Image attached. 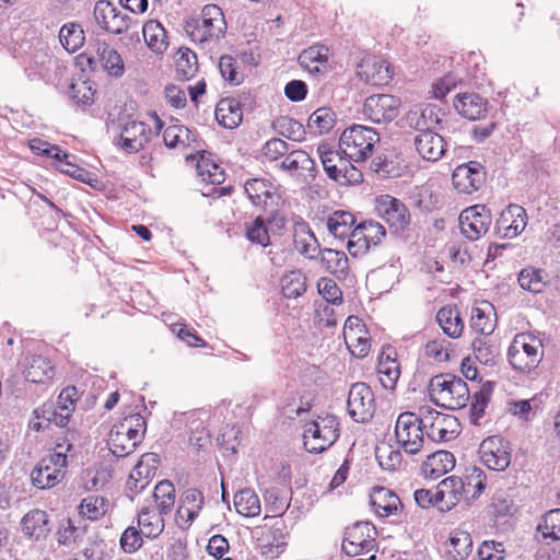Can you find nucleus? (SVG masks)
Segmentation results:
<instances>
[{
	"instance_id": "obj_23",
	"label": "nucleus",
	"mask_w": 560,
	"mask_h": 560,
	"mask_svg": "<svg viewBox=\"0 0 560 560\" xmlns=\"http://www.w3.org/2000/svg\"><path fill=\"white\" fill-rule=\"evenodd\" d=\"M405 119L406 124L419 133L432 130L441 121L439 110L430 104L412 106L406 114Z\"/></svg>"
},
{
	"instance_id": "obj_15",
	"label": "nucleus",
	"mask_w": 560,
	"mask_h": 560,
	"mask_svg": "<svg viewBox=\"0 0 560 560\" xmlns=\"http://www.w3.org/2000/svg\"><path fill=\"white\" fill-rule=\"evenodd\" d=\"M399 106L400 101L393 95H371L363 104V114L372 122H389L398 116Z\"/></svg>"
},
{
	"instance_id": "obj_58",
	"label": "nucleus",
	"mask_w": 560,
	"mask_h": 560,
	"mask_svg": "<svg viewBox=\"0 0 560 560\" xmlns=\"http://www.w3.org/2000/svg\"><path fill=\"white\" fill-rule=\"evenodd\" d=\"M188 427L190 431L189 443L197 450L202 448L207 443H209V432L203 424V420L196 417V413L190 415Z\"/></svg>"
},
{
	"instance_id": "obj_2",
	"label": "nucleus",
	"mask_w": 560,
	"mask_h": 560,
	"mask_svg": "<svg viewBox=\"0 0 560 560\" xmlns=\"http://www.w3.org/2000/svg\"><path fill=\"white\" fill-rule=\"evenodd\" d=\"M73 445L63 439L47 456L43 457L31 472L32 483L38 489H50L61 482L67 472L68 454Z\"/></svg>"
},
{
	"instance_id": "obj_60",
	"label": "nucleus",
	"mask_w": 560,
	"mask_h": 560,
	"mask_svg": "<svg viewBox=\"0 0 560 560\" xmlns=\"http://www.w3.org/2000/svg\"><path fill=\"white\" fill-rule=\"evenodd\" d=\"M84 560H110L112 552L107 549V545L103 539H86L85 547L81 550Z\"/></svg>"
},
{
	"instance_id": "obj_55",
	"label": "nucleus",
	"mask_w": 560,
	"mask_h": 560,
	"mask_svg": "<svg viewBox=\"0 0 560 560\" xmlns=\"http://www.w3.org/2000/svg\"><path fill=\"white\" fill-rule=\"evenodd\" d=\"M378 378L386 389H394L400 375L399 365L395 360H381L377 366Z\"/></svg>"
},
{
	"instance_id": "obj_22",
	"label": "nucleus",
	"mask_w": 560,
	"mask_h": 560,
	"mask_svg": "<svg viewBox=\"0 0 560 560\" xmlns=\"http://www.w3.org/2000/svg\"><path fill=\"white\" fill-rule=\"evenodd\" d=\"M454 108L468 120L482 119L488 113V101L478 93H458L454 100Z\"/></svg>"
},
{
	"instance_id": "obj_43",
	"label": "nucleus",
	"mask_w": 560,
	"mask_h": 560,
	"mask_svg": "<svg viewBox=\"0 0 560 560\" xmlns=\"http://www.w3.org/2000/svg\"><path fill=\"white\" fill-rule=\"evenodd\" d=\"M59 40L69 52L79 50L85 40L82 26L75 22L66 23L59 31Z\"/></svg>"
},
{
	"instance_id": "obj_64",
	"label": "nucleus",
	"mask_w": 560,
	"mask_h": 560,
	"mask_svg": "<svg viewBox=\"0 0 560 560\" xmlns=\"http://www.w3.org/2000/svg\"><path fill=\"white\" fill-rule=\"evenodd\" d=\"M144 535L141 529L136 526H129L125 529L120 537V547L127 553H133L139 550L143 544Z\"/></svg>"
},
{
	"instance_id": "obj_14",
	"label": "nucleus",
	"mask_w": 560,
	"mask_h": 560,
	"mask_svg": "<svg viewBox=\"0 0 560 560\" xmlns=\"http://www.w3.org/2000/svg\"><path fill=\"white\" fill-rule=\"evenodd\" d=\"M159 466L158 455L143 454L126 481V491L130 500L141 493L153 480Z\"/></svg>"
},
{
	"instance_id": "obj_13",
	"label": "nucleus",
	"mask_w": 560,
	"mask_h": 560,
	"mask_svg": "<svg viewBox=\"0 0 560 560\" xmlns=\"http://www.w3.org/2000/svg\"><path fill=\"white\" fill-rule=\"evenodd\" d=\"M376 529L370 522H357L346 530L342 549L349 556L368 553L375 547Z\"/></svg>"
},
{
	"instance_id": "obj_35",
	"label": "nucleus",
	"mask_w": 560,
	"mask_h": 560,
	"mask_svg": "<svg viewBox=\"0 0 560 560\" xmlns=\"http://www.w3.org/2000/svg\"><path fill=\"white\" fill-rule=\"evenodd\" d=\"M24 376L28 382L44 384L52 378L54 366L47 358L32 355L27 359Z\"/></svg>"
},
{
	"instance_id": "obj_44",
	"label": "nucleus",
	"mask_w": 560,
	"mask_h": 560,
	"mask_svg": "<svg viewBox=\"0 0 560 560\" xmlns=\"http://www.w3.org/2000/svg\"><path fill=\"white\" fill-rule=\"evenodd\" d=\"M153 500L155 509L161 514H170L175 505V487L170 480H162L155 487L153 491Z\"/></svg>"
},
{
	"instance_id": "obj_29",
	"label": "nucleus",
	"mask_w": 560,
	"mask_h": 560,
	"mask_svg": "<svg viewBox=\"0 0 560 560\" xmlns=\"http://www.w3.org/2000/svg\"><path fill=\"white\" fill-rule=\"evenodd\" d=\"M165 515L151 505L143 506L139 511L137 524L144 537L155 539L163 533Z\"/></svg>"
},
{
	"instance_id": "obj_36",
	"label": "nucleus",
	"mask_w": 560,
	"mask_h": 560,
	"mask_svg": "<svg viewBox=\"0 0 560 560\" xmlns=\"http://www.w3.org/2000/svg\"><path fill=\"white\" fill-rule=\"evenodd\" d=\"M142 35L147 46L155 54L162 55L168 47L165 28L159 21L150 20L142 26Z\"/></svg>"
},
{
	"instance_id": "obj_41",
	"label": "nucleus",
	"mask_w": 560,
	"mask_h": 560,
	"mask_svg": "<svg viewBox=\"0 0 560 560\" xmlns=\"http://www.w3.org/2000/svg\"><path fill=\"white\" fill-rule=\"evenodd\" d=\"M234 506L237 513L246 517L259 515L261 505L254 490L245 488L234 495Z\"/></svg>"
},
{
	"instance_id": "obj_33",
	"label": "nucleus",
	"mask_w": 560,
	"mask_h": 560,
	"mask_svg": "<svg viewBox=\"0 0 560 560\" xmlns=\"http://www.w3.org/2000/svg\"><path fill=\"white\" fill-rule=\"evenodd\" d=\"M215 119L224 128H236L243 119L241 103L233 97L222 98L215 107Z\"/></svg>"
},
{
	"instance_id": "obj_49",
	"label": "nucleus",
	"mask_w": 560,
	"mask_h": 560,
	"mask_svg": "<svg viewBox=\"0 0 560 560\" xmlns=\"http://www.w3.org/2000/svg\"><path fill=\"white\" fill-rule=\"evenodd\" d=\"M197 176L205 183L220 185L225 179L224 171L210 159L201 156L196 164Z\"/></svg>"
},
{
	"instance_id": "obj_31",
	"label": "nucleus",
	"mask_w": 560,
	"mask_h": 560,
	"mask_svg": "<svg viewBox=\"0 0 560 560\" xmlns=\"http://www.w3.org/2000/svg\"><path fill=\"white\" fill-rule=\"evenodd\" d=\"M340 434L339 421L335 415H317V454L329 448L338 440Z\"/></svg>"
},
{
	"instance_id": "obj_45",
	"label": "nucleus",
	"mask_w": 560,
	"mask_h": 560,
	"mask_svg": "<svg viewBox=\"0 0 560 560\" xmlns=\"http://www.w3.org/2000/svg\"><path fill=\"white\" fill-rule=\"evenodd\" d=\"M153 500L155 509L161 514H170L175 505V487L170 480H162L155 487L153 491Z\"/></svg>"
},
{
	"instance_id": "obj_28",
	"label": "nucleus",
	"mask_w": 560,
	"mask_h": 560,
	"mask_svg": "<svg viewBox=\"0 0 560 560\" xmlns=\"http://www.w3.org/2000/svg\"><path fill=\"white\" fill-rule=\"evenodd\" d=\"M370 502L381 517L393 515L402 506L398 495L385 487L374 488L370 494Z\"/></svg>"
},
{
	"instance_id": "obj_11",
	"label": "nucleus",
	"mask_w": 560,
	"mask_h": 560,
	"mask_svg": "<svg viewBox=\"0 0 560 560\" xmlns=\"http://www.w3.org/2000/svg\"><path fill=\"white\" fill-rule=\"evenodd\" d=\"M492 223L491 211L485 205L464 209L458 218L460 233L469 241L482 237Z\"/></svg>"
},
{
	"instance_id": "obj_27",
	"label": "nucleus",
	"mask_w": 560,
	"mask_h": 560,
	"mask_svg": "<svg viewBox=\"0 0 560 560\" xmlns=\"http://www.w3.org/2000/svg\"><path fill=\"white\" fill-rule=\"evenodd\" d=\"M21 530L30 539L40 540L51 530L49 515L43 510H32L21 520Z\"/></svg>"
},
{
	"instance_id": "obj_51",
	"label": "nucleus",
	"mask_w": 560,
	"mask_h": 560,
	"mask_svg": "<svg viewBox=\"0 0 560 560\" xmlns=\"http://www.w3.org/2000/svg\"><path fill=\"white\" fill-rule=\"evenodd\" d=\"M493 392V384L486 382L482 384L480 389L472 396V402L470 406V420L474 424H480V419L485 415V409L490 401Z\"/></svg>"
},
{
	"instance_id": "obj_6",
	"label": "nucleus",
	"mask_w": 560,
	"mask_h": 560,
	"mask_svg": "<svg viewBox=\"0 0 560 560\" xmlns=\"http://www.w3.org/2000/svg\"><path fill=\"white\" fill-rule=\"evenodd\" d=\"M418 413L427 441L441 443L458 436L460 424L456 417L428 406L420 407Z\"/></svg>"
},
{
	"instance_id": "obj_34",
	"label": "nucleus",
	"mask_w": 560,
	"mask_h": 560,
	"mask_svg": "<svg viewBox=\"0 0 560 560\" xmlns=\"http://www.w3.org/2000/svg\"><path fill=\"white\" fill-rule=\"evenodd\" d=\"M455 465L454 455L447 451L434 452L427 456L423 462V472L431 479H438L453 469Z\"/></svg>"
},
{
	"instance_id": "obj_12",
	"label": "nucleus",
	"mask_w": 560,
	"mask_h": 560,
	"mask_svg": "<svg viewBox=\"0 0 560 560\" xmlns=\"http://www.w3.org/2000/svg\"><path fill=\"white\" fill-rule=\"evenodd\" d=\"M93 14L102 30L115 35L127 32L133 22L132 18L107 0H98Z\"/></svg>"
},
{
	"instance_id": "obj_63",
	"label": "nucleus",
	"mask_w": 560,
	"mask_h": 560,
	"mask_svg": "<svg viewBox=\"0 0 560 560\" xmlns=\"http://www.w3.org/2000/svg\"><path fill=\"white\" fill-rule=\"evenodd\" d=\"M317 294H319L326 303L332 305L342 302V292L337 283L331 279L322 278L317 281Z\"/></svg>"
},
{
	"instance_id": "obj_17",
	"label": "nucleus",
	"mask_w": 560,
	"mask_h": 560,
	"mask_svg": "<svg viewBox=\"0 0 560 560\" xmlns=\"http://www.w3.org/2000/svg\"><path fill=\"white\" fill-rule=\"evenodd\" d=\"M358 77L371 85H386L393 77L390 65L376 56H365L357 67Z\"/></svg>"
},
{
	"instance_id": "obj_10",
	"label": "nucleus",
	"mask_w": 560,
	"mask_h": 560,
	"mask_svg": "<svg viewBox=\"0 0 560 560\" xmlns=\"http://www.w3.org/2000/svg\"><path fill=\"white\" fill-rule=\"evenodd\" d=\"M347 410L351 419L359 423L368 422L373 418L376 410L375 397L366 383L357 382L351 385Z\"/></svg>"
},
{
	"instance_id": "obj_16",
	"label": "nucleus",
	"mask_w": 560,
	"mask_h": 560,
	"mask_svg": "<svg viewBox=\"0 0 560 560\" xmlns=\"http://www.w3.org/2000/svg\"><path fill=\"white\" fill-rule=\"evenodd\" d=\"M375 209L389 226L397 231H404L410 224L409 210L402 201L393 196L381 195L376 197Z\"/></svg>"
},
{
	"instance_id": "obj_47",
	"label": "nucleus",
	"mask_w": 560,
	"mask_h": 560,
	"mask_svg": "<svg viewBox=\"0 0 560 560\" xmlns=\"http://www.w3.org/2000/svg\"><path fill=\"white\" fill-rule=\"evenodd\" d=\"M108 506V500L100 497L91 494L86 498H84L79 509V514L90 521H96L100 520L102 516H104L107 512Z\"/></svg>"
},
{
	"instance_id": "obj_56",
	"label": "nucleus",
	"mask_w": 560,
	"mask_h": 560,
	"mask_svg": "<svg viewBox=\"0 0 560 560\" xmlns=\"http://www.w3.org/2000/svg\"><path fill=\"white\" fill-rule=\"evenodd\" d=\"M320 264L327 271L337 273L347 268L348 258L343 252L325 248L320 252Z\"/></svg>"
},
{
	"instance_id": "obj_46",
	"label": "nucleus",
	"mask_w": 560,
	"mask_h": 560,
	"mask_svg": "<svg viewBox=\"0 0 560 560\" xmlns=\"http://www.w3.org/2000/svg\"><path fill=\"white\" fill-rule=\"evenodd\" d=\"M537 533L546 544L560 540V509L545 514L542 522L537 526Z\"/></svg>"
},
{
	"instance_id": "obj_38",
	"label": "nucleus",
	"mask_w": 560,
	"mask_h": 560,
	"mask_svg": "<svg viewBox=\"0 0 560 560\" xmlns=\"http://www.w3.org/2000/svg\"><path fill=\"white\" fill-rule=\"evenodd\" d=\"M319 220L325 222L328 232L337 238L347 237L355 223L354 215L343 210L335 211Z\"/></svg>"
},
{
	"instance_id": "obj_40",
	"label": "nucleus",
	"mask_w": 560,
	"mask_h": 560,
	"mask_svg": "<svg viewBox=\"0 0 560 560\" xmlns=\"http://www.w3.org/2000/svg\"><path fill=\"white\" fill-rule=\"evenodd\" d=\"M438 495L443 501L444 506H447V511L459 500L463 491L465 490V483L462 478L457 476H450L443 479L436 487Z\"/></svg>"
},
{
	"instance_id": "obj_59",
	"label": "nucleus",
	"mask_w": 560,
	"mask_h": 560,
	"mask_svg": "<svg viewBox=\"0 0 560 560\" xmlns=\"http://www.w3.org/2000/svg\"><path fill=\"white\" fill-rule=\"evenodd\" d=\"M348 250L350 255L358 257L364 255L371 247V244L369 243L366 238V234L361 230L360 223L352 228L350 233L348 234Z\"/></svg>"
},
{
	"instance_id": "obj_9",
	"label": "nucleus",
	"mask_w": 560,
	"mask_h": 560,
	"mask_svg": "<svg viewBox=\"0 0 560 560\" xmlns=\"http://www.w3.org/2000/svg\"><path fill=\"white\" fill-rule=\"evenodd\" d=\"M482 465L493 471H504L511 464L512 447L501 435H490L482 440L478 450Z\"/></svg>"
},
{
	"instance_id": "obj_37",
	"label": "nucleus",
	"mask_w": 560,
	"mask_h": 560,
	"mask_svg": "<svg viewBox=\"0 0 560 560\" xmlns=\"http://www.w3.org/2000/svg\"><path fill=\"white\" fill-rule=\"evenodd\" d=\"M56 535L59 545L73 549L85 541L86 527L75 525L72 520L67 518L60 522Z\"/></svg>"
},
{
	"instance_id": "obj_21",
	"label": "nucleus",
	"mask_w": 560,
	"mask_h": 560,
	"mask_svg": "<svg viewBox=\"0 0 560 560\" xmlns=\"http://www.w3.org/2000/svg\"><path fill=\"white\" fill-rule=\"evenodd\" d=\"M69 410L66 408L61 411L55 402H45L33 411L30 428L36 432L45 430L50 423L63 428L70 419Z\"/></svg>"
},
{
	"instance_id": "obj_4",
	"label": "nucleus",
	"mask_w": 560,
	"mask_h": 560,
	"mask_svg": "<svg viewBox=\"0 0 560 560\" xmlns=\"http://www.w3.org/2000/svg\"><path fill=\"white\" fill-rule=\"evenodd\" d=\"M375 129L363 125H353L343 130L339 138V148L345 156L359 163L368 160L380 143Z\"/></svg>"
},
{
	"instance_id": "obj_18",
	"label": "nucleus",
	"mask_w": 560,
	"mask_h": 560,
	"mask_svg": "<svg viewBox=\"0 0 560 560\" xmlns=\"http://www.w3.org/2000/svg\"><path fill=\"white\" fill-rule=\"evenodd\" d=\"M485 179L483 167L479 162L470 161L456 166L452 182L458 192L470 195L478 190Z\"/></svg>"
},
{
	"instance_id": "obj_25",
	"label": "nucleus",
	"mask_w": 560,
	"mask_h": 560,
	"mask_svg": "<svg viewBox=\"0 0 560 560\" xmlns=\"http://www.w3.org/2000/svg\"><path fill=\"white\" fill-rule=\"evenodd\" d=\"M281 167L295 173L308 185L315 179V162L305 151L293 150L287 153L281 162Z\"/></svg>"
},
{
	"instance_id": "obj_30",
	"label": "nucleus",
	"mask_w": 560,
	"mask_h": 560,
	"mask_svg": "<svg viewBox=\"0 0 560 560\" xmlns=\"http://www.w3.org/2000/svg\"><path fill=\"white\" fill-rule=\"evenodd\" d=\"M317 154L327 176L332 180L340 179V172L349 164V158H345L339 150H332L328 143H320L317 147Z\"/></svg>"
},
{
	"instance_id": "obj_3",
	"label": "nucleus",
	"mask_w": 560,
	"mask_h": 560,
	"mask_svg": "<svg viewBox=\"0 0 560 560\" xmlns=\"http://www.w3.org/2000/svg\"><path fill=\"white\" fill-rule=\"evenodd\" d=\"M432 402L445 409H460L466 407L470 392L459 376L444 373L433 376L428 385Z\"/></svg>"
},
{
	"instance_id": "obj_7",
	"label": "nucleus",
	"mask_w": 560,
	"mask_h": 560,
	"mask_svg": "<svg viewBox=\"0 0 560 560\" xmlns=\"http://www.w3.org/2000/svg\"><path fill=\"white\" fill-rule=\"evenodd\" d=\"M395 436L405 453L416 455L425 446L427 440L419 413L401 412L395 424Z\"/></svg>"
},
{
	"instance_id": "obj_26",
	"label": "nucleus",
	"mask_w": 560,
	"mask_h": 560,
	"mask_svg": "<svg viewBox=\"0 0 560 560\" xmlns=\"http://www.w3.org/2000/svg\"><path fill=\"white\" fill-rule=\"evenodd\" d=\"M527 224L526 210L518 205H510L502 211L497 222L499 232L503 231L505 237L512 238L521 234Z\"/></svg>"
},
{
	"instance_id": "obj_5",
	"label": "nucleus",
	"mask_w": 560,
	"mask_h": 560,
	"mask_svg": "<svg viewBox=\"0 0 560 560\" xmlns=\"http://www.w3.org/2000/svg\"><path fill=\"white\" fill-rule=\"evenodd\" d=\"M508 358L515 370L529 373L544 358L542 340L532 332L518 334L509 347Z\"/></svg>"
},
{
	"instance_id": "obj_24",
	"label": "nucleus",
	"mask_w": 560,
	"mask_h": 560,
	"mask_svg": "<svg viewBox=\"0 0 560 560\" xmlns=\"http://www.w3.org/2000/svg\"><path fill=\"white\" fill-rule=\"evenodd\" d=\"M413 144L419 155L430 162L439 161L446 152L445 140L433 130L418 133L413 139Z\"/></svg>"
},
{
	"instance_id": "obj_61",
	"label": "nucleus",
	"mask_w": 560,
	"mask_h": 560,
	"mask_svg": "<svg viewBox=\"0 0 560 560\" xmlns=\"http://www.w3.org/2000/svg\"><path fill=\"white\" fill-rule=\"evenodd\" d=\"M376 459L384 470H395L402 460L399 450H394L390 445H383L376 448Z\"/></svg>"
},
{
	"instance_id": "obj_62",
	"label": "nucleus",
	"mask_w": 560,
	"mask_h": 560,
	"mask_svg": "<svg viewBox=\"0 0 560 560\" xmlns=\"http://www.w3.org/2000/svg\"><path fill=\"white\" fill-rule=\"evenodd\" d=\"M450 542L453 548L450 552L453 553L455 560H463L471 551L472 540L467 532L454 533L450 538Z\"/></svg>"
},
{
	"instance_id": "obj_39",
	"label": "nucleus",
	"mask_w": 560,
	"mask_h": 560,
	"mask_svg": "<svg viewBox=\"0 0 560 560\" xmlns=\"http://www.w3.org/2000/svg\"><path fill=\"white\" fill-rule=\"evenodd\" d=\"M436 322L443 332L451 338H459L464 330V322L458 310L442 307L436 314Z\"/></svg>"
},
{
	"instance_id": "obj_8",
	"label": "nucleus",
	"mask_w": 560,
	"mask_h": 560,
	"mask_svg": "<svg viewBox=\"0 0 560 560\" xmlns=\"http://www.w3.org/2000/svg\"><path fill=\"white\" fill-rule=\"evenodd\" d=\"M270 520L272 524L256 527L253 530V537L256 539L260 553L266 559L272 560L284 552L288 532L282 520L275 516Z\"/></svg>"
},
{
	"instance_id": "obj_53",
	"label": "nucleus",
	"mask_w": 560,
	"mask_h": 560,
	"mask_svg": "<svg viewBox=\"0 0 560 560\" xmlns=\"http://www.w3.org/2000/svg\"><path fill=\"white\" fill-rule=\"evenodd\" d=\"M100 59L104 69L114 77H121L124 73V61L118 51L108 45L98 48Z\"/></svg>"
},
{
	"instance_id": "obj_52",
	"label": "nucleus",
	"mask_w": 560,
	"mask_h": 560,
	"mask_svg": "<svg viewBox=\"0 0 560 560\" xmlns=\"http://www.w3.org/2000/svg\"><path fill=\"white\" fill-rule=\"evenodd\" d=\"M108 448L116 457H126L135 452V442L127 438L124 432H120L118 427L115 424L108 436Z\"/></svg>"
},
{
	"instance_id": "obj_20",
	"label": "nucleus",
	"mask_w": 560,
	"mask_h": 560,
	"mask_svg": "<svg viewBox=\"0 0 560 560\" xmlns=\"http://www.w3.org/2000/svg\"><path fill=\"white\" fill-rule=\"evenodd\" d=\"M152 130L143 121L130 120L125 124L119 145L129 153L139 152L151 140Z\"/></svg>"
},
{
	"instance_id": "obj_1",
	"label": "nucleus",
	"mask_w": 560,
	"mask_h": 560,
	"mask_svg": "<svg viewBox=\"0 0 560 560\" xmlns=\"http://www.w3.org/2000/svg\"><path fill=\"white\" fill-rule=\"evenodd\" d=\"M228 24L222 9L217 4H207L200 16L185 23V32L190 39L202 48L211 49L226 34Z\"/></svg>"
},
{
	"instance_id": "obj_48",
	"label": "nucleus",
	"mask_w": 560,
	"mask_h": 560,
	"mask_svg": "<svg viewBox=\"0 0 560 560\" xmlns=\"http://www.w3.org/2000/svg\"><path fill=\"white\" fill-rule=\"evenodd\" d=\"M315 240V234L311 230L310 225L303 220L295 221L294 223V246L295 249L302 255L313 259L314 255L312 252V241Z\"/></svg>"
},
{
	"instance_id": "obj_54",
	"label": "nucleus",
	"mask_w": 560,
	"mask_h": 560,
	"mask_svg": "<svg viewBox=\"0 0 560 560\" xmlns=\"http://www.w3.org/2000/svg\"><path fill=\"white\" fill-rule=\"evenodd\" d=\"M120 432H124L127 438H130L131 442H135V446L141 442L142 432L145 428L144 419L136 413L126 417L120 423L116 424Z\"/></svg>"
},
{
	"instance_id": "obj_19",
	"label": "nucleus",
	"mask_w": 560,
	"mask_h": 560,
	"mask_svg": "<svg viewBox=\"0 0 560 560\" xmlns=\"http://www.w3.org/2000/svg\"><path fill=\"white\" fill-rule=\"evenodd\" d=\"M203 505L205 497L200 490L196 488L185 490L179 497V504L176 511L179 527H189L199 515Z\"/></svg>"
},
{
	"instance_id": "obj_32",
	"label": "nucleus",
	"mask_w": 560,
	"mask_h": 560,
	"mask_svg": "<svg viewBox=\"0 0 560 560\" xmlns=\"http://www.w3.org/2000/svg\"><path fill=\"white\" fill-rule=\"evenodd\" d=\"M244 190L253 205L261 208H267L275 201V194L272 191V184L262 178H250L244 184Z\"/></svg>"
},
{
	"instance_id": "obj_57",
	"label": "nucleus",
	"mask_w": 560,
	"mask_h": 560,
	"mask_svg": "<svg viewBox=\"0 0 560 560\" xmlns=\"http://www.w3.org/2000/svg\"><path fill=\"white\" fill-rule=\"evenodd\" d=\"M176 70L183 79H191L197 71L196 54L188 48L179 49L178 56L176 58Z\"/></svg>"
},
{
	"instance_id": "obj_50",
	"label": "nucleus",
	"mask_w": 560,
	"mask_h": 560,
	"mask_svg": "<svg viewBox=\"0 0 560 560\" xmlns=\"http://www.w3.org/2000/svg\"><path fill=\"white\" fill-rule=\"evenodd\" d=\"M306 278L300 270L290 271L281 277L282 293L288 299H295L306 290Z\"/></svg>"
},
{
	"instance_id": "obj_42",
	"label": "nucleus",
	"mask_w": 560,
	"mask_h": 560,
	"mask_svg": "<svg viewBox=\"0 0 560 560\" xmlns=\"http://www.w3.org/2000/svg\"><path fill=\"white\" fill-rule=\"evenodd\" d=\"M518 283L523 290L540 293L548 283V275L542 269L526 267L518 273Z\"/></svg>"
}]
</instances>
